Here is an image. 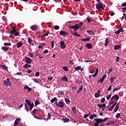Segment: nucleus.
Wrapping results in <instances>:
<instances>
[{
  "label": "nucleus",
  "mask_w": 126,
  "mask_h": 126,
  "mask_svg": "<svg viewBox=\"0 0 126 126\" xmlns=\"http://www.w3.org/2000/svg\"><path fill=\"white\" fill-rule=\"evenodd\" d=\"M25 102H26L27 103L25 104V110L28 112H29V111H32V109L34 108V103H31V102L28 99H26Z\"/></svg>",
  "instance_id": "obj_1"
},
{
  "label": "nucleus",
  "mask_w": 126,
  "mask_h": 126,
  "mask_svg": "<svg viewBox=\"0 0 126 126\" xmlns=\"http://www.w3.org/2000/svg\"><path fill=\"white\" fill-rule=\"evenodd\" d=\"M83 25V23L82 22H80L79 24H76L74 26H69V28L70 29L74 30V32H76L79 28H81V27Z\"/></svg>",
  "instance_id": "obj_2"
},
{
  "label": "nucleus",
  "mask_w": 126,
  "mask_h": 126,
  "mask_svg": "<svg viewBox=\"0 0 126 126\" xmlns=\"http://www.w3.org/2000/svg\"><path fill=\"white\" fill-rule=\"evenodd\" d=\"M96 7L99 11L104 10V6H103V3H97L96 4Z\"/></svg>",
  "instance_id": "obj_3"
},
{
  "label": "nucleus",
  "mask_w": 126,
  "mask_h": 126,
  "mask_svg": "<svg viewBox=\"0 0 126 126\" xmlns=\"http://www.w3.org/2000/svg\"><path fill=\"white\" fill-rule=\"evenodd\" d=\"M55 104L57 107H59L60 108H63L64 107V102L63 101H60L58 103L56 101Z\"/></svg>",
  "instance_id": "obj_4"
},
{
  "label": "nucleus",
  "mask_w": 126,
  "mask_h": 126,
  "mask_svg": "<svg viewBox=\"0 0 126 126\" xmlns=\"http://www.w3.org/2000/svg\"><path fill=\"white\" fill-rule=\"evenodd\" d=\"M4 85L5 86H8V85H11L10 82L9 81V78H7L6 81L4 80L3 81Z\"/></svg>",
  "instance_id": "obj_5"
},
{
  "label": "nucleus",
  "mask_w": 126,
  "mask_h": 126,
  "mask_svg": "<svg viewBox=\"0 0 126 126\" xmlns=\"http://www.w3.org/2000/svg\"><path fill=\"white\" fill-rule=\"evenodd\" d=\"M31 29L32 30V31H37V30L39 29V28L36 25H33L31 26Z\"/></svg>",
  "instance_id": "obj_6"
},
{
  "label": "nucleus",
  "mask_w": 126,
  "mask_h": 126,
  "mask_svg": "<svg viewBox=\"0 0 126 126\" xmlns=\"http://www.w3.org/2000/svg\"><path fill=\"white\" fill-rule=\"evenodd\" d=\"M60 46L61 47V49H64L66 48V45H65V43L63 41H61L60 42Z\"/></svg>",
  "instance_id": "obj_7"
},
{
  "label": "nucleus",
  "mask_w": 126,
  "mask_h": 126,
  "mask_svg": "<svg viewBox=\"0 0 126 126\" xmlns=\"http://www.w3.org/2000/svg\"><path fill=\"white\" fill-rule=\"evenodd\" d=\"M60 34L62 36H67L68 35V33L63 31L60 32Z\"/></svg>",
  "instance_id": "obj_8"
},
{
  "label": "nucleus",
  "mask_w": 126,
  "mask_h": 126,
  "mask_svg": "<svg viewBox=\"0 0 126 126\" xmlns=\"http://www.w3.org/2000/svg\"><path fill=\"white\" fill-rule=\"evenodd\" d=\"M94 121H95L96 123L98 124H101V123H103L102 119H101L100 118L94 119Z\"/></svg>",
  "instance_id": "obj_9"
},
{
  "label": "nucleus",
  "mask_w": 126,
  "mask_h": 126,
  "mask_svg": "<svg viewBox=\"0 0 126 126\" xmlns=\"http://www.w3.org/2000/svg\"><path fill=\"white\" fill-rule=\"evenodd\" d=\"M26 59V63H32V61H31V59H30V58L29 57H25Z\"/></svg>",
  "instance_id": "obj_10"
},
{
  "label": "nucleus",
  "mask_w": 126,
  "mask_h": 126,
  "mask_svg": "<svg viewBox=\"0 0 126 126\" xmlns=\"http://www.w3.org/2000/svg\"><path fill=\"white\" fill-rule=\"evenodd\" d=\"M113 99H116V101H118L120 97L118 94H115L111 98V100H113Z\"/></svg>",
  "instance_id": "obj_11"
},
{
  "label": "nucleus",
  "mask_w": 126,
  "mask_h": 126,
  "mask_svg": "<svg viewBox=\"0 0 126 126\" xmlns=\"http://www.w3.org/2000/svg\"><path fill=\"white\" fill-rule=\"evenodd\" d=\"M86 46L87 49H89V50H91V49H92V48L93 47L91 43H87Z\"/></svg>",
  "instance_id": "obj_12"
},
{
  "label": "nucleus",
  "mask_w": 126,
  "mask_h": 126,
  "mask_svg": "<svg viewBox=\"0 0 126 126\" xmlns=\"http://www.w3.org/2000/svg\"><path fill=\"white\" fill-rule=\"evenodd\" d=\"M19 122H20V119L19 118H17L14 122V126H16L18 125V124H19Z\"/></svg>",
  "instance_id": "obj_13"
},
{
  "label": "nucleus",
  "mask_w": 126,
  "mask_h": 126,
  "mask_svg": "<svg viewBox=\"0 0 126 126\" xmlns=\"http://www.w3.org/2000/svg\"><path fill=\"white\" fill-rule=\"evenodd\" d=\"M97 107L100 109L101 108H106V104L103 103V104H97Z\"/></svg>",
  "instance_id": "obj_14"
},
{
  "label": "nucleus",
  "mask_w": 126,
  "mask_h": 126,
  "mask_svg": "<svg viewBox=\"0 0 126 126\" xmlns=\"http://www.w3.org/2000/svg\"><path fill=\"white\" fill-rule=\"evenodd\" d=\"M0 67H2V68H3L4 70H6V71H8V69H7V67L5 66V65H2L0 64Z\"/></svg>",
  "instance_id": "obj_15"
},
{
  "label": "nucleus",
  "mask_w": 126,
  "mask_h": 126,
  "mask_svg": "<svg viewBox=\"0 0 126 126\" xmlns=\"http://www.w3.org/2000/svg\"><path fill=\"white\" fill-rule=\"evenodd\" d=\"M94 96L95 98H99V97H100V90L97 91V92L94 94Z\"/></svg>",
  "instance_id": "obj_16"
},
{
  "label": "nucleus",
  "mask_w": 126,
  "mask_h": 126,
  "mask_svg": "<svg viewBox=\"0 0 126 126\" xmlns=\"http://www.w3.org/2000/svg\"><path fill=\"white\" fill-rule=\"evenodd\" d=\"M37 112H39V110H38V109H34V110L31 112V114H32V115L33 116H35V115H36Z\"/></svg>",
  "instance_id": "obj_17"
},
{
  "label": "nucleus",
  "mask_w": 126,
  "mask_h": 126,
  "mask_svg": "<svg viewBox=\"0 0 126 126\" xmlns=\"http://www.w3.org/2000/svg\"><path fill=\"white\" fill-rule=\"evenodd\" d=\"M87 32L89 35H95V33L92 31L87 30Z\"/></svg>",
  "instance_id": "obj_18"
},
{
  "label": "nucleus",
  "mask_w": 126,
  "mask_h": 126,
  "mask_svg": "<svg viewBox=\"0 0 126 126\" xmlns=\"http://www.w3.org/2000/svg\"><path fill=\"white\" fill-rule=\"evenodd\" d=\"M16 32V30L15 29V28H13L12 30L10 32V34L11 35H13L15 32Z\"/></svg>",
  "instance_id": "obj_19"
},
{
  "label": "nucleus",
  "mask_w": 126,
  "mask_h": 126,
  "mask_svg": "<svg viewBox=\"0 0 126 126\" xmlns=\"http://www.w3.org/2000/svg\"><path fill=\"white\" fill-rule=\"evenodd\" d=\"M31 65L28 64V63H26L24 66L23 67L24 68H31Z\"/></svg>",
  "instance_id": "obj_20"
},
{
  "label": "nucleus",
  "mask_w": 126,
  "mask_h": 126,
  "mask_svg": "<svg viewBox=\"0 0 126 126\" xmlns=\"http://www.w3.org/2000/svg\"><path fill=\"white\" fill-rule=\"evenodd\" d=\"M83 89V86H81L79 88V90L76 92L77 94L80 93V91H82Z\"/></svg>",
  "instance_id": "obj_21"
},
{
  "label": "nucleus",
  "mask_w": 126,
  "mask_h": 126,
  "mask_svg": "<svg viewBox=\"0 0 126 126\" xmlns=\"http://www.w3.org/2000/svg\"><path fill=\"white\" fill-rule=\"evenodd\" d=\"M21 47H22V42H19L17 44V48H18V49H19V48H21Z\"/></svg>",
  "instance_id": "obj_22"
},
{
  "label": "nucleus",
  "mask_w": 126,
  "mask_h": 126,
  "mask_svg": "<svg viewBox=\"0 0 126 126\" xmlns=\"http://www.w3.org/2000/svg\"><path fill=\"white\" fill-rule=\"evenodd\" d=\"M91 38L90 37L87 38H84L83 39H81V41L83 42H89L90 41Z\"/></svg>",
  "instance_id": "obj_23"
},
{
  "label": "nucleus",
  "mask_w": 126,
  "mask_h": 126,
  "mask_svg": "<svg viewBox=\"0 0 126 126\" xmlns=\"http://www.w3.org/2000/svg\"><path fill=\"white\" fill-rule=\"evenodd\" d=\"M1 49L3 50V51H4V52H7V51H8V50H9V49L8 48V47H2Z\"/></svg>",
  "instance_id": "obj_24"
},
{
  "label": "nucleus",
  "mask_w": 126,
  "mask_h": 126,
  "mask_svg": "<svg viewBox=\"0 0 126 126\" xmlns=\"http://www.w3.org/2000/svg\"><path fill=\"white\" fill-rule=\"evenodd\" d=\"M115 79H117V77H114L110 78V82L111 84H113L114 83V81Z\"/></svg>",
  "instance_id": "obj_25"
},
{
  "label": "nucleus",
  "mask_w": 126,
  "mask_h": 126,
  "mask_svg": "<svg viewBox=\"0 0 126 126\" xmlns=\"http://www.w3.org/2000/svg\"><path fill=\"white\" fill-rule=\"evenodd\" d=\"M97 74H98V68L96 70L95 73L93 75H92V76H93V77H96Z\"/></svg>",
  "instance_id": "obj_26"
},
{
  "label": "nucleus",
  "mask_w": 126,
  "mask_h": 126,
  "mask_svg": "<svg viewBox=\"0 0 126 126\" xmlns=\"http://www.w3.org/2000/svg\"><path fill=\"white\" fill-rule=\"evenodd\" d=\"M65 102L67 105H69V103H70V100H69V98H65Z\"/></svg>",
  "instance_id": "obj_27"
},
{
  "label": "nucleus",
  "mask_w": 126,
  "mask_h": 126,
  "mask_svg": "<svg viewBox=\"0 0 126 126\" xmlns=\"http://www.w3.org/2000/svg\"><path fill=\"white\" fill-rule=\"evenodd\" d=\"M56 101H58V99L55 97L51 100V103H55Z\"/></svg>",
  "instance_id": "obj_28"
},
{
  "label": "nucleus",
  "mask_w": 126,
  "mask_h": 126,
  "mask_svg": "<svg viewBox=\"0 0 126 126\" xmlns=\"http://www.w3.org/2000/svg\"><path fill=\"white\" fill-rule=\"evenodd\" d=\"M80 69H81V66H79L74 68V70L76 71H78V70H80Z\"/></svg>",
  "instance_id": "obj_29"
},
{
  "label": "nucleus",
  "mask_w": 126,
  "mask_h": 126,
  "mask_svg": "<svg viewBox=\"0 0 126 126\" xmlns=\"http://www.w3.org/2000/svg\"><path fill=\"white\" fill-rule=\"evenodd\" d=\"M109 44V39L108 38H106L105 39V47H107L108 46V44Z\"/></svg>",
  "instance_id": "obj_30"
},
{
  "label": "nucleus",
  "mask_w": 126,
  "mask_h": 126,
  "mask_svg": "<svg viewBox=\"0 0 126 126\" xmlns=\"http://www.w3.org/2000/svg\"><path fill=\"white\" fill-rule=\"evenodd\" d=\"M119 110V104H118L114 108V112L116 113Z\"/></svg>",
  "instance_id": "obj_31"
},
{
  "label": "nucleus",
  "mask_w": 126,
  "mask_h": 126,
  "mask_svg": "<svg viewBox=\"0 0 126 126\" xmlns=\"http://www.w3.org/2000/svg\"><path fill=\"white\" fill-rule=\"evenodd\" d=\"M62 80L63 81L67 82L68 80V79H67V77H66V76H64L63 78H62Z\"/></svg>",
  "instance_id": "obj_32"
},
{
  "label": "nucleus",
  "mask_w": 126,
  "mask_h": 126,
  "mask_svg": "<svg viewBox=\"0 0 126 126\" xmlns=\"http://www.w3.org/2000/svg\"><path fill=\"white\" fill-rule=\"evenodd\" d=\"M121 48V46L120 45H115L114 46V50H119V49Z\"/></svg>",
  "instance_id": "obj_33"
},
{
  "label": "nucleus",
  "mask_w": 126,
  "mask_h": 126,
  "mask_svg": "<svg viewBox=\"0 0 126 126\" xmlns=\"http://www.w3.org/2000/svg\"><path fill=\"white\" fill-rule=\"evenodd\" d=\"M115 108V106L112 105L110 107V108L108 109V111H111L113 110V109Z\"/></svg>",
  "instance_id": "obj_34"
},
{
  "label": "nucleus",
  "mask_w": 126,
  "mask_h": 126,
  "mask_svg": "<svg viewBox=\"0 0 126 126\" xmlns=\"http://www.w3.org/2000/svg\"><path fill=\"white\" fill-rule=\"evenodd\" d=\"M72 34H73V35H75V36H76L77 37H80L81 35L80 34H78V33H77V32H72Z\"/></svg>",
  "instance_id": "obj_35"
},
{
  "label": "nucleus",
  "mask_w": 126,
  "mask_h": 126,
  "mask_svg": "<svg viewBox=\"0 0 126 126\" xmlns=\"http://www.w3.org/2000/svg\"><path fill=\"white\" fill-rule=\"evenodd\" d=\"M63 69H64V71H68V68L66 66H64Z\"/></svg>",
  "instance_id": "obj_36"
},
{
  "label": "nucleus",
  "mask_w": 126,
  "mask_h": 126,
  "mask_svg": "<svg viewBox=\"0 0 126 126\" xmlns=\"http://www.w3.org/2000/svg\"><path fill=\"white\" fill-rule=\"evenodd\" d=\"M120 32H124V27H120V28L118 30Z\"/></svg>",
  "instance_id": "obj_37"
},
{
  "label": "nucleus",
  "mask_w": 126,
  "mask_h": 126,
  "mask_svg": "<svg viewBox=\"0 0 126 126\" xmlns=\"http://www.w3.org/2000/svg\"><path fill=\"white\" fill-rule=\"evenodd\" d=\"M112 96V94L107 95H106V99L108 101V100H110V98H111V96Z\"/></svg>",
  "instance_id": "obj_38"
},
{
  "label": "nucleus",
  "mask_w": 126,
  "mask_h": 126,
  "mask_svg": "<svg viewBox=\"0 0 126 126\" xmlns=\"http://www.w3.org/2000/svg\"><path fill=\"white\" fill-rule=\"evenodd\" d=\"M63 120L64 121V123H67L68 121H69V119H67L66 118L63 119Z\"/></svg>",
  "instance_id": "obj_39"
},
{
  "label": "nucleus",
  "mask_w": 126,
  "mask_h": 126,
  "mask_svg": "<svg viewBox=\"0 0 126 126\" xmlns=\"http://www.w3.org/2000/svg\"><path fill=\"white\" fill-rule=\"evenodd\" d=\"M113 124H114V122L111 121L106 124V126H109V125H113Z\"/></svg>",
  "instance_id": "obj_40"
},
{
  "label": "nucleus",
  "mask_w": 126,
  "mask_h": 126,
  "mask_svg": "<svg viewBox=\"0 0 126 126\" xmlns=\"http://www.w3.org/2000/svg\"><path fill=\"white\" fill-rule=\"evenodd\" d=\"M50 33V32H48L46 34H44L42 37H47L49 35V33Z\"/></svg>",
  "instance_id": "obj_41"
},
{
  "label": "nucleus",
  "mask_w": 126,
  "mask_h": 126,
  "mask_svg": "<svg viewBox=\"0 0 126 126\" xmlns=\"http://www.w3.org/2000/svg\"><path fill=\"white\" fill-rule=\"evenodd\" d=\"M121 88H122L121 87H118V88H115V89L113 90V92H115V91H118V90H120V89H121Z\"/></svg>",
  "instance_id": "obj_42"
},
{
  "label": "nucleus",
  "mask_w": 126,
  "mask_h": 126,
  "mask_svg": "<svg viewBox=\"0 0 126 126\" xmlns=\"http://www.w3.org/2000/svg\"><path fill=\"white\" fill-rule=\"evenodd\" d=\"M28 43L30 44H32V39L30 37L28 38Z\"/></svg>",
  "instance_id": "obj_43"
},
{
  "label": "nucleus",
  "mask_w": 126,
  "mask_h": 126,
  "mask_svg": "<svg viewBox=\"0 0 126 126\" xmlns=\"http://www.w3.org/2000/svg\"><path fill=\"white\" fill-rule=\"evenodd\" d=\"M121 117V114L120 113H118L116 116V119H120V117Z\"/></svg>",
  "instance_id": "obj_44"
},
{
  "label": "nucleus",
  "mask_w": 126,
  "mask_h": 126,
  "mask_svg": "<svg viewBox=\"0 0 126 126\" xmlns=\"http://www.w3.org/2000/svg\"><path fill=\"white\" fill-rule=\"evenodd\" d=\"M54 29H55V30H59V29H60V26H54Z\"/></svg>",
  "instance_id": "obj_45"
},
{
  "label": "nucleus",
  "mask_w": 126,
  "mask_h": 126,
  "mask_svg": "<svg viewBox=\"0 0 126 126\" xmlns=\"http://www.w3.org/2000/svg\"><path fill=\"white\" fill-rule=\"evenodd\" d=\"M59 94H61V95H64V93L63 92V91L60 90L59 91Z\"/></svg>",
  "instance_id": "obj_46"
},
{
  "label": "nucleus",
  "mask_w": 126,
  "mask_h": 126,
  "mask_svg": "<svg viewBox=\"0 0 126 126\" xmlns=\"http://www.w3.org/2000/svg\"><path fill=\"white\" fill-rule=\"evenodd\" d=\"M75 110H76L75 107H72L71 109V110L73 111V112H74L75 114L76 113V111H75Z\"/></svg>",
  "instance_id": "obj_47"
},
{
  "label": "nucleus",
  "mask_w": 126,
  "mask_h": 126,
  "mask_svg": "<svg viewBox=\"0 0 126 126\" xmlns=\"http://www.w3.org/2000/svg\"><path fill=\"white\" fill-rule=\"evenodd\" d=\"M37 105H40V102L38 100L36 101L35 102V106H37Z\"/></svg>",
  "instance_id": "obj_48"
},
{
  "label": "nucleus",
  "mask_w": 126,
  "mask_h": 126,
  "mask_svg": "<svg viewBox=\"0 0 126 126\" xmlns=\"http://www.w3.org/2000/svg\"><path fill=\"white\" fill-rule=\"evenodd\" d=\"M104 81L102 79H100L98 81L97 83H103Z\"/></svg>",
  "instance_id": "obj_49"
},
{
  "label": "nucleus",
  "mask_w": 126,
  "mask_h": 126,
  "mask_svg": "<svg viewBox=\"0 0 126 126\" xmlns=\"http://www.w3.org/2000/svg\"><path fill=\"white\" fill-rule=\"evenodd\" d=\"M90 116V114H85L84 116V119H86V118H88Z\"/></svg>",
  "instance_id": "obj_50"
},
{
  "label": "nucleus",
  "mask_w": 126,
  "mask_h": 126,
  "mask_svg": "<svg viewBox=\"0 0 126 126\" xmlns=\"http://www.w3.org/2000/svg\"><path fill=\"white\" fill-rule=\"evenodd\" d=\"M11 45V43H4V46H10Z\"/></svg>",
  "instance_id": "obj_51"
},
{
  "label": "nucleus",
  "mask_w": 126,
  "mask_h": 126,
  "mask_svg": "<svg viewBox=\"0 0 126 126\" xmlns=\"http://www.w3.org/2000/svg\"><path fill=\"white\" fill-rule=\"evenodd\" d=\"M50 119H51V114L50 113H48L47 120H50Z\"/></svg>",
  "instance_id": "obj_52"
},
{
  "label": "nucleus",
  "mask_w": 126,
  "mask_h": 126,
  "mask_svg": "<svg viewBox=\"0 0 126 126\" xmlns=\"http://www.w3.org/2000/svg\"><path fill=\"white\" fill-rule=\"evenodd\" d=\"M106 77H107V75H103L101 79L104 81L105 78H106Z\"/></svg>",
  "instance_id": "obj_53"
},
{
  "label": "nucleus",
  "mask_w": 126,
  "mask_h": 126,
  "mask_svg": "<svg viewBox=\"0 0 126 126\" xmlns=\"http://www.w3.org/2000/svg\"><path fill=\"white\" fill-rule=\"evenodd\" d=\"M15 75H22V73L20 72H18L15 74Z\"/></svg>",
  "instance_id": "obj_54"
},
{
  "label": "nucleus",
  "mask_w": 126,
  "mask_h": 126,
  "mask_svg": "<svg viewBox=\"0 0 126 126\" xmlns=\"http://www.w3.org/2000/svg\"><path fill=\"white\" fill-rule=\"evenodd\" d=\"M121 33V32L118 30L117 31L115 32V34H117V35H119Z\"/></svg>",
  "instance_id": "obj_55"
},
{
  "label": "nucleus",
  "mask_w": 126,
  "mask_h": 126,
  "mask_svg": "<svg viewBox=\"0 0 126 126\" xmlns=\"http://www.w3.org/2000/svg\"><path fill=\"white\" fill-rule=\"evenodd\" d=\"M87 20L88 22H89V23H90V22H91V19H90V18L87 17Z\"/></svg>",
  "instance_id": "obj_56"
},
{
  "label": "nucleus",
  "mask_w": 126,
  "mask_h": 126,
  "mask_svg": "<svg viewBox=\"0 0 126 126\" xmlns=\"http://www.w3.org/2000/svg\"><path fill=\"white\" fill-rule=\"evenodd\" d=\"M105 101H106L105 97H103L101 100V103H104V102H105Z\"/></svg>",
  "instance_id": "obj_57"
},
{
  "label": "nucleus",
  "mask_w": 126,
  "mask_h": 126,
  "mask_svg": "<svg viewBox=\"0 0 126 126\" xmlns=\"http://www.w3.org/2000/svg\"><path fill=\"white\" fill-rule=\"evenodd\" d=\"M39 56V52L38 51H35V57H38Z\"/></svg>",
  "instance_id": "obj_58"
},
{
  "label": "nucleus",
  "mask_w": 126,
  "mask_h": 126,
  "mask_svg": "<svg viewBox=\"0 0 126 126\" xmlns=\"http://www.w3.org/2000/svg\"><path fill=\"white\" fill-rule=\"evenodd\" d=\"M14 35L15 36H19V32H16H16L14 33Z\"/></svg>",
  "instance_id": "obj_59"
},
{
  "label": "nucleus",
  "mask_w": 126,
  "mask_h": 126,
  "mask_svg": "<svg viewBox=\"0 0 126 126\" xmlns=\"http://www.w3.org/2000/svg\"><path fill=\"white\" fill-rule=\"evenodd\" d=\"M47 53H49V51L47 49H45L44 51H43V54H47Z\"/></svg>",
  "instance_id": "obj_60"
},
{
  "label": "nucleus",
  "mask_w": 126,
  "mask_h": 126,
  "mask_svg": "<svg viewBox=\"0 0 126 126\" xmlns=\"http://www.w3.org/2000/svg\"><path fill=\"white\" fill-rule=\"evenodd\" d=\"M108 120H109V118H105L104 119H102V123L103 122H106V121H108Z\"/></svg>",
  "instance_id": "obj_61"
},
{
  "label": "nucleus",
  "mask_w": 126,
  "mask_h": 126,
  "mask_svg": "<svg viewBox=\"0 0 126 126\" xmlns=\"http://www.w3.org/2000/svg\"><path fill=\"white\" fill-rule=\"evenodd\" d=\"M29 55H30V57H31V58H33V53H30L29 54Z\"/></svg>",
  "instance_id": "obj_62"
},
{
  "label": "nucleus",
  "mask_w": 126,
  "mask_h": 126,
  "mask_svg": "<svg viewBox=\"0 0 126 126\" xmlns=\"http://www.w3.org/2000/svg\"><path fill=\"white\" fill-rule=\"evenodd\" d=\"M39 75H40V72H36V73H35V76L38 77V76H39Z\"/></svg>",
  "instance_id": "obj_63"
},
{
  "label": "nucleus",
  "mask_w": 126,
  "mask_h": 126,
  "mask_svg": "<svg viewBox=\"0 0 126 126\" xmlns=\"http://www.w3.org/2000/svg\"><path fill=\"white\" fill-rule=\"evenodd\" d=\"M121 6H126V2H125L123 3H122V4H121Z\"/></svg>",
  "instance_id": "obj_64"
}]
</instances>
